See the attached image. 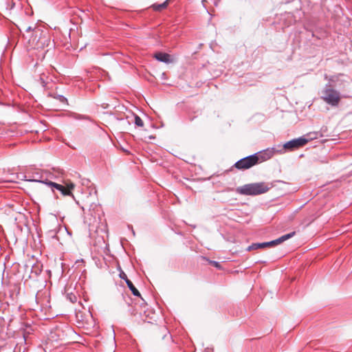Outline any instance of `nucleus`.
I'll list each match as a JSON object with an SVG mask.
<instances>
[{
	"instance_id": "nucleus-1",
	"label": "nucleus",
	"mask_w": 352,
	"mask_h": 352,
	"mask_svg": "<svg viewBox=\"0 0 352 352\" xmlns=\"http://www.w3.org/2000/svg\"><path fill=\"white\" fill-rule=\"evenodd\" d=\"M272 187L265 182L252 183L238 187L236 191L240 195L255 196L267 192Z\"/></svg>"
},
{
	"instance_id": "nucleus-2",
	"label": "nucleus",
	"mask_w": 352,
	"mask_h": 352,
	"mask_svg": "<svg viewBox=\"0 0 352 352\" xmlns=\"http://www.w3.org/2000/svg\"><path fill=\"white\" fill-rule=\"evenodd\" d=\"M320 98L331 107H338L343 98L341 92L325 85L320 91Z\"/></svg>"
},
{
	"instance_id": "nucleus-3",
	"label": "nucleus",
	"mask_w": 352,
	"mask_h": 352,
	"mask_svg": "<svg viewBox=\"0 0 352 352\" xmlns=\"http://www.w3.org/2000/svg\"><path fill=\"white\" fill-rule=\"evenodd\" d=\"M324 79L327 80V85L340 91L348 86L349 78L343 74H338L332 76L325 74Z\"/></svg>"
},
{
	"instance_id": "nucleus-4",
	"label": "nucleus",
	"mask_w": 352,
	"mask_h": 352,
	"mask_svg": "<svg viewBox=\"0 0 352 352\" xmlns=\"http://www.w3.org/2000/svg\"><path fill=\"white\" fill-rule=\"evenodd\" d=\"M306 136L309 138H305V136H302L298 138L293 139L287 142H286L283 145V148L289 151L296 150L305 144H306L310 140L317 138V134L316 133L307 134Z\"/></svg>"
},
{
	"instance_id": "nucleus-5",
	"label": "nucleus",
	"mask_w": 352,
	"mask_h": 352,
	"mask_svg": "<svg viewBox=\"0 0 352 352\" xmlns=\"http://www.w3.org/2000/svg\"><path fill=\"white\" fill-rule=\"evenodd\" d=\"M259 161L258 154H253L243 157L234 164V167L239 170H245L251 168Z\"/></svg>"
},
{
	"instance_id": "nucleus-6",
	"label": "nucleus",
	"mask_w": 352,
	"mask_h": 352,
	"mask_svg": "<svg viewBox=\"0 0 352 352\" xmlns=\"http://www.w3.org/2000/svg\"><path fill=\"white\" fill-rule=\"evenodd\" d=\"M29 182H39L42 184H45L49 187L52 188V190L54 192V189L58 190L63 196L69 195L72 196L74 197V195L72 192H69V190L67 189L65 186L58 184L57 183L48 181L47 179H27Z\"/></svg>"
},
{
	"instance_id": "nucleus-7",
	"label": "nucleus",
	"mask_w": 352,
	"mask_h": 352,
	"mask_svg": "<svg viewBox=\"0 0 352 352\" xmlns=\"http://www.w3.org/2000/svg\"><path fill=\"white\" fill-rule=\"evenodd\" d=\"M120 277L124 280L128 287L131 291L132 294L135 296L140 297V293L139 291L136 289V287L133 285V283L127 278V276L126 274H124L123 272H122L120 274Z\"/></svg>"
},
{
	"instance_id": "nucleus-8",
	"label": "nucleus",
	"mask_w": 352,
	"mask_h": 352,
	"mask_svg": "<svg viewBox=\"0 0 352 352\" xmlns=\"http://www.w3.org/2000/svg\"><path fill=\"white\" fill-rule=\"evenodd\" d=\"M274 245H275V242L274 240L269 241V242L254 243H252V245H249L246 250H247V251H252L254 250H257L258 248H265L272 247Z\"/></svg>"
},
{
	"instance_id": "nucleus-9",
	"label": "nucleus",
	"mask_w": 352,
	"mask_h": 352,
	"mask_svg": "<svg viewBox=\"0 0 352 352\" xmlns=\"http://www.w3.org/2000/svg\"><path fill=\"white\" fill-rule=\"evenodd\" d=\"M275 148H267L262 152L257 153L258 156H259V160L265 161L270 159L274 154L275 153Z\"/></svg>"
},
{
	"instance_id": "nucleus-10",
	"label": "nucleus",
	"mask_w": 352,
	"mask_h": 352,
	"mask_svg": "<svg viewBox=\"0 0 352 352\" xmlns=\"http://www.w3.org/2000/svg\"><path fill=\"white\" fill-rule=\"evenodd\" d=\"M154 58H156L158 61L169 63L172 62L170 58V56L167 53L164 52H157L154 55Z\"/></svg>"
},
{
	"instance_id": "nucleus-11",
	"label": "nucleus",
	"mask_w": 352,
	"mask_h": 352,
	"mask_svg": "<svg viewBox=\"0 0 352 352\" xmlns=\"http://www.w3.org/2000/svg\"><path fill=\"white\" fill-rule=\"evenodd\" d=\"M295 234H296L295 232H292L289 234L283 235L282 236L279 237L278 239H277L276 240H274L275 242V245L292 238V236H294L295 235Z\"/></svg>"
},
{
	"instance_id": "nucleus-12",
	"label": "nucleus",
	"mask_w": 352,
	"mask_h": 352,
	"mask_svg": "<svg viewBox=\"0 0 352 352\" xmlns=\"http://www.w3.org/2000/svg\"><path fill=\"white\" fill-rule=\"evenodd\" d=\"M168 0H166V1H164V3H161V4H157V5H153V7L154 8L155 10H161L162 9H164L167 7L168 6Z\"/></svg>"
},
{
	"instance_id": "nucleus-13",
	"label": "nucleus",
	"mask_w": 352,
	"mask_h": 352,
	"mask_svg": "<svg viewBox=\"0 0 352 352\" xmlns=\"http://www.w3.org/2000/svg\"><path fill=\"white\" fill-rule=\"evenodd\" d=\"M52 96L54 98L58 100L61 103L67 104V99L65 96L60 94H53Z\"/></svg>"
},
{
	"instance_id": "nucleus-14",
	"label": "nucleus",
	"mask_w": 352,
	"mask_h": 352,
	"mask_svg": "<svg viewBox=\"0 0 352 352\" xmlns=\"http://www.w3.org/2000/svg\"><path fill=\"white\" fill-rule=\"evenodd\" d=\"M135 124L138 126H143L144 122L143 120L138 116H135Z\"/></svg>"
},
{
	"instance_id": "nucleus-15",
	"label": "nucleus",
	"mask_w": 352,
	"mask_h": 352,
	"mask_svg": "<svg viewBox=\"0 0 352 352\" xmlns=\"http://www.w3.org/2000/svg\"><path fill=\"white\" fill-rule=\"evenodd\" d=\"M56 234H57V232L55 230H50L47 232L48 236L50 237H52V238H56Z\"/></svg>"
},
{
	"instance_id": "nucleus-16",
	"label": "nucleus",
	"mask_w": 352,
	"mask_h": 352,
	"mask_svg": "<svg viewBox=\"0 0 352 352\" xmlns=\"http://www.w3.org/2000/svg\"><path fill=\"white\" fill-rule=\"evenodd\" d=\"M75 185L73 183H69L67 184V186L65 188L68 190H69V192H72V190L74 188Z\"/></svg>"
},
{
	"instance_id": "nucleus-17",
	"label": "nucleus",
	"mask_w": 352,
	"mask_h": 352,
	"mask_svg": "<svg viewBox=\"0 0 352 352\" xmlns=\"http://www.w3.org/2000/svg\"><path fill=\"white\" fill-rule=\"evenodd\" d=\"M210 263L217 268L220 267V264L217 261H212Z\"/></svg>"
},
{
	"instance_id": "nucleus-18",
	"label": "nucleus",
	"mask_w": 352,
	"mask_h": 352,
	"mask_svg": "<svg viewBox=\"0 0 352 352\" xmlns=\"http://www.w3.org/2000/svg\"><path fill=\"white\" fill-rule=\"evenodd\" d=\"M34 29L32 28V26H28V27L25 28V31L27 32H29L32 31Z\"/></svg>"
},
{
	"instance_id": "nucleus-19",
	"label": "nucleus",
	"mask_w": 352,
	"mask_h": 352,
	"mask_svg": "<svg viewBox=\"0 0 352 352\" xmlns=\"http://www.w3.org/2000/svg\"><path fill=\"white\" fill-rule=\"evenodd\" d=\"M75 118L76 119H81V118H84V117L82 116H80V115H76L74 116Z\"/></svg>"
},
{
	"instance_id": "nucleus-20",
	"label": "nucleus",
	"mask_w": 352,
	"mask_h": 352,
	"mask_svg": "<svg viewBox=\"0 0 352 352\" xmlns=\"http://www.w3.org/2000/svg\"><path fill=\"white\" fill-rule=\"evenodd\" d=\"M205 352H212V349L207 348V349H205Z\"/></svg>"
},
{
	"instance_id": "nucleus-21",
	"label": "nucleus",
	"mask_w": 352,
	"mask_h": 352,
	"mask_svg": "<svg viewBox=\"0 0 352 352\" xmlns=\"http://www.w3.org/2000/svg\"><path fill=\"white\" fill-rule=\"evenodd\" d=\"M23 338H24V340L25 341L26 340V337H25V334L23 335Z\"/></svg>"
}]
</instances>
